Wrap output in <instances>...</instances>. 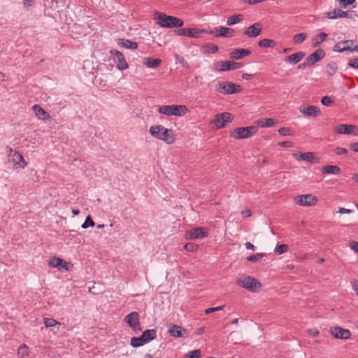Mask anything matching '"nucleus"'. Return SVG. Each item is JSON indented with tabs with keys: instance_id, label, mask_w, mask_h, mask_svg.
I'll list each match as a JSON object with an SVG mask.
<instances>
[{
	"instance_id": "69168bd1",
	"label": "nucleus",
	"mask_w": 358,
	"mask_h": 358,
	"mask_svg": "<svg viewBox=\"0 0 358 358\" xmlns=\"http://www.w3.org/2000/svg\"><path fill=\"white\" fill-rule=\"evenodd\" d=\"M263 0H243L244 3H248L250 5L262 2Z\"/></svg>"
},
{
	"instance_id": "3c124183",
	"label": "nucleus",
	"mask_w": 358,
	"mask_h": 358,
	"mask_svg": "<svg viewBox=\"0 0 358 358\" xmlns=\"http://www.w3.org/2000/svg\"><path fill=\"white\" fill-rule=\"evenodd\" d=\"M196 248H197V245H194L192 243H187L185 245V249L187 251H189V252H193Z\"/></svg>"
},
{
	"instance_id": "a19ab883",
	"label": "nucleus",
	"mask_w": 358,
	"mask_h": 358,
	"mask_svg": "<svg viewBox=\"0 0 358 358\" xmlns=\"http://www.w3.org/2000/svg\"><path fill=\"white\" fill-rule=\"evenodd\" d=\"M289 247L286 244L277 245L275 248L274 252L277 255H281L286 252Z\"/></svg>"
},
{
	"instance_id": "09e8293b",
	"label": "nucleus",
	"mask_w": 358,
	"mask_h": 358,
	"mask_svg": "<svg viewBox=\"0 0 358 358\" xmlns=\"http://www.w3.org/2000/svg\"><path fill=\"white\" fill-rule=\"evenodd\" d=\"M355 0H339L341 7L345 8L348 6L352 4Z\"/></svg>"
},
{
	"instance_id": "9d476101",
	"label": "nucleus",
	"mask_w": 358,
	"mask_h": 358,
	"mask_svg": "<svg viewBox=\"0 0 358 358\" xmlns=\"http://www.w3.org/2000/svg\"><path fill=\"white\" fill-rule=\"evenodd\" d=\"M355 43V41L354 40H344L339 41L334 45L333 51L336 52H343L345 51L358 52V45H355L354 48H351L349 45L348 47H341V45L344 44H350L351 45H353Z\"/></svg>"
},
{
	"instance_id": "13d9d810",
	"label": "nucleus",
	"mask_w": 358,
	"mask_h": 358,
	"mask_svg": "<svg viewBox=\"0 0 358 358\" xmlns=\"http://www.w3.org/2000/svg\"><path fill=\"white\" fill-rule=\"evenodd\" d=\"M245 248L248 250H255L257 249L256 246H255L253 244H252L250 242H246L245 243Z\"/></svg>"
},
{
	"instance_id": "4c0bfd02",
	"label": "nucleus",
	"mask_w": 358,
	"mask_h": 358,
	"mask_svg": "<svg viewBox=\"0 0 358 358\" xmlns=\"http://www.w3.org/2000/svg\"><path fill=\"white\" fill-rule=\"evenodd\" d=\"M205 52L215 54L218 51V46L214 43H208L204 45Z\"/></svg>"
},
{
	"instance_id": "680f3d73",
	"label": "nucleus",
	"mask_w": 358,
	"mask_h": 358,
	"mask_svg": "<svg viewBox=\"0 0 358 358\" xmlns=\"http://www.w3.org/2000/svg\"><path fill=\"white\" fill-rule=\"evenodd\" d=\"M308 333L310 335H312L313 336H316L319 334V331L317 329H311L308 331Z\"/></svg>"
},
{
	"instance_id": "f3484780",
	"label": "nucleus",
	"mask_w": 358,
	"mask_h": 358,
	"mask_svg": "<svg viewBox=\"0 0 358 358\" xmlns=\"http://www.w3.org/2000/svg\"><path fill=\"white\" fill-rule=\"evenodd\" d=\"M331 334L336 338L349 339L351 337V332L348 329H343L341 327H334L331 329Z\"/></svg>"
},
{
	"instance_id": "f03ea898",
	"label": "nucleus",
	"mask_w": 358,
	"mask_h": 358,
	"mask_svg": "<svg viewBox=\"0 0 358 358\" xmlns=\"http://www.w3.org/2000/svg\"><path fill=\"white\" fill-rule=\"evenodd\" d=\"M157 23L162 27L173 28L181 27L184 24V21L174 16L167 15L164 13H156Z\"/></svg>"
},
{
	"instance_id": "0e129e2a",
	"label": "nucleus",
	"mask_w": 358,
	"mask_h": 358,
	"mask_svg": "<svg viewBox=\"0 0 358 358\" xmlns=\"http://www.w3.org/2000/svg\"><path fill=\"white\" fill-rule=\"evenodd\" d=\"M6 150H7V153H8V157L10 158L11 156H13V153L17 152L16 150H13L12 148H10V147H7L6 148Z\"/></svg>"
},
{
	"instance_id": "603ef678",
	"label": "nucleus",
	"mask_w": 358,
	"mask_h": 358,
	"mask_svg": "<svg viewBox=\"0 0 358 358\" xmlns=\"http://www.w3.org/2000/svg\"><path fill=\"white\" fill-rule=\"evenodd\" d=\"M223 308V306H217L214 308H208L205 310L206 314H210L215 311L221 310Z\"/></svg>"
},
{
	"instance_id": "c03bdc74",
	"label": "nucleus",
	"mask_w": 358,
	"mask_h": 358,
	"mask_svg": "<svg viewBox=\"0 0 358 358\" xmlns=\"http://www.w3.org/2000/svg\"><path fill=\"white\" fill-rule=\"evenodd\" d=\"M95 224L94 222L93 221V220L92 219L91 216L90 215H88L84 223L82 224L81 227L83 229H87L90 227H94Z\"/></svg>"
},
{
	"instance_id": "4468645a",
	"label": "nucleus",
	"mask_w": 358,
	"mask_h": 358,
	"mask_svg": "<svg viewBox=\"0 0 358 358\" xmlns=\"http://www.w3.org/2000/svg\"><path fill=\"white\" fill-rule=\"evenodd\" d=\"M48 265L52 268H57L58 269H63L65 271H69L70 267L72 266L71 263L66 262L62 258L57 257H52L48 262Z\"/></svg>"
},
{
	"instance_id": "c9c22d12",
	"label": "nucleus",
	"mask_w": 358,
	"mask_h": 358,
	"mask_svg": "<svg viewBox=\"0 0 358 358\" xmlns=\"http://www.w3.org/2000/svg\"><path fill=\"white\" fill-rule=\"evenodd\" d=\"M258 45L262 48H273L276 42L273 39L264 38L259 41Z\"/></svg>"
},
{
	"instance_id": "864d4df0",
	"label": "nucleus",
	"mask_w": 358,
	"mask_h": 358,
	"mask_svg": "<svg viewBox=\"0 0 358 358\" xmlns=\"http://www.w3.org/2000/svg\"><path fill=\"white\" fill-rule=\"evenodd\" d=\"M335 152L340 155H343V154H346L348 152V150L347 149L344 148H341V147H337L336 149H335Z\"/></svg>"
},
{
	"instance_id": "423d86ee",
	"label": "nucleus",
	"mask_w": 358,
	"mask_h": 358,
	"mask_svg": "<svg viewBox=\"0 0 358 358\" xmlns=\"http://www.w3.org/2000/svg\"><path fill=\"white\" fill-rule=\"evenodd\" d=\"M217 91L223 94H232L241 92V87L238 85L225 81L217 85Z\"/></svg>"
},
{
	"instance_id": "2f4dec72",
	"label": "nucleus",
	"mask_w": 358,
	"mask_h": 358,
	"mask_svg": "<svg viewBox=\"0 0 358 358\" xmlns=\"http://www.w3.org/2000/svg\"><path fill=\"white\" fill-rule=\"evenodd\" d=\"M143 60L144 65L148 68H156L162 62V60L159 58L153 59L151 57H145Z\"/></svg>"
},
{
	"instance_id": "7ed1b4c3",
	"label": "nucleus",
	"mask_w": 358,
	"mask_h": 358,
	"mask_svg": "<svg viewBox=\"0 0 358 358\" xmlns=\"http://www.w3.org/2000/svg\"><path fill=\"white\" fill-rule=\"evenodd\" d=\"M188 109L184 105H166L158 108V112L166 115L183 116Z\"/></svg>"
},
{
	"instance_id": "72a5a7b5",
	"label": "nucleus",
	"mask_w": 358,
	"mask_h": 358,
	"mask_svg": "<svg viewBox=\"0 0 358 358\" xmlns=\"http://www.w3.org/2000/svg\"><path fill=\"white\" fill-rule=\"evenodd\" d=\"M338 69V66L336 62H331L326 66V73L328 76H333Z\"/></svg>"
},
{
	"instance_id": "6e6d98bb",
	"label": "nucleus",
	"mask_w": 358,
	"mask_h": 358,
	"mask_svg": "<svg viewBox=\"0 0 358 358\" xmlns=\"http://www.w3.org/2000/svg\"><path fill=\"white\" fill-rule=\"evenodd\" d=\"M292 143L291 141H282L279 143V145L283 148H291L292 147Z\"/></svg>"
},
{
	"instance_id": "4d7b16f0",
	"label": "nucleus",
	"mask_w": 358,
	"mask_h": 358,
	"mask_svg": "<svg viewBox=\"0 0 358 358\" xmlns=\"http://www.w3.org/2000/svg\"><path fill=\"white\" fill-rule=\"evenodd\" d=\"M24 6L26 8L32 7L34 5V0H23Z\"/></svg>"
},
{
	"instance_id": "20e7f679",
	"label": "nucleus",
	"mask_w": 358,
	"mask_h": 358,
	"mask_svg": "<svg viewBox=\"0 0 358 358\" xmlns=\"http://www.w3.org/2000/svg\"><path fill=\"white\" fill-rule=\"evenodd\" d=\"M237 284L252 292H257V288L262 287L260 282L255 278L247 275H243L239 279H238Z\"/></svg>"
},
{
	"instance_id": "aec40b11",
	"label": "nucleus",
	"mask_w": 358,
	"mask_h": 358,
	"mask_svg": "<svg viewBox=\"0 0 358 358\" xmlns=\"http://www.w3.org/2000/svg\"><path fill=\"white\" fill-rule=\"evenodd\" d=\"M299 110L301 113L310 117H316L320 114V110L314 106H301Z\"/></svg>"
},
{
	"instance_id": "e2e57ef3",
	"label": "nucleus",
	"mask_w": 358,
	"mask_h": 358,
	"mask_svg": "<svg viewBox=\"0 0 358 358\" xmlns=\"http://www.w3.org/2000/svg\"><path fill=\"white\" fill-rule=\"evenodd\" d=\"M253 77H254V76L252 74H249L247 73H243V75H242V78L244 80H251L253 78Z\"/></svg>"
},
{
	"instance_id": "b1692460",
	"label": "nucleus",
	"mask_w": 358,
	"mask_h": 358,
	"mask_svg": "<svg viewBox=\"0 0 358 358\" xmlns=\"http://www.w3.org/2000/svg\"><path fill=\"white\" fill-rule=\"evenodd\" d=\"M215 30L217 31L215 37H233L235 34L234 29L222 26L215 27Z\"/></svg>"
},
{
	"instance_id": "39448f33",
	"label": "nucleus",
	"mask_w": 358,
	"mask_h": 358,
	"mask_svg": "<svg viewBox=\"0 0 358 358\" xmlns=\"http://www.w3.org/2000/svg\"><path fill=\"white\" fill-rule=\"evenodd\" d=\"M258 131L256 126L235 128L231 135L236 139L248 138L255 134Z\"/></svg>"
},
{
	"instance_id": "a18cd8bd",
	"label": "nucleus",
	"mask_w": 358,
	"mask_h": 358,
	"mask_svg": "<svg viewBox=\"0 0 358 358\" xmlns=\"http://www.w3.org/2000/svg\"><path fill=\"white\" fill-rule=\"evenodd\" d=\"M187 358H199L201 356V350H194L186 354Z\"/></svg>"
},
{
	"instance_id": "f257e3e1",
	"label": "nucleus",
	"mask_w": 358,
	"mask_h": 358,
	"mask_svg": "<svg viewBox=\"0 0 358 358\" xmlns=\"http://www.w3.org/2000/svg\"><path fill=\"white\" fill-rule=\"evenodd\" d=\"M149 132L152 137L165 142L166 144H172L175 141L173 130L167 129L162 125L151 126Z\"/></svg>"
},
{
	"instance_id": "473e14b6",
	"label": "nucleus",
	"mask_w": 358,
	"mask_h": 358,
	"mask_svg": "<svg viewBox=\"0 0 358 358\" xmlns=\"http://www.w3.org/2000/svg\"><path fill=\"white\" fill-rule=\"evenodd\" d=\"M275 122V120L272 118H262L257 121V126L262 128L271 127Z\"/></svg>"
},
{
	"instance_id": "49530a36",
	"label": "nucleus",
	"mask_w": 358,
	"mask_h": 358,
	"mask_svg": "<svg viewBox=\"0 0 358 358\" xmlns=\"http://www.w3.org/2000/svg\"><path fill=\"white\" fill-rule=\"evenodd\" d=\"M278 133L282 136H291L292 132L288 127H281L278 129Z\"/></svg>"
},
{
	"instance_id": "5fc2aeb1",
	"label": "nucleus",
	"mask_w": 358,
	"mask_h": 358,
	"mask_svg": "<svg viewBox=\"0 0 358 358\" xmlns=\"http://www.w3.org/2000/svg\"><path fill=\"white\" fill-rule=\"evenodd\" d=\"M350 247L351 248L352 250L358 253V241H350Z\"/></svg>"
},
{
	"instance_id": "c85d7f7f",
	"label": "nucleus",
	"mask_w": 358,
	"mask_h": 358,
	"mask_svg": "<svg viewBox=\"0 0 358 358\" xmlns=\"http://www.w3.org/2000/svg\"><path fill=\"white\" fill-rule=\"evenodd\" d=\"M141 337L146 343H148L157 337V331L153 329H147L143 332Z\"/></svg>"
},
{
	"instance_id": "cd10ccee",
	"label": "nucleus",
	"mask_w": 358,
	"mask_h": 358,
	"mask_svg": "<svg viewBox=\"0 0 358 358\" xmlns=\"http://www.w3.org/2000/svg\"><path fill=\"white\" fill-rule=\"evenodd\" d=\"M186 331H187L182 329L180 326L176 324L172 325L169 330V334L172 336L178 338L183 337L182 332L186 333Z\"/></svg>"
},
{
	"instance_id": "bb28decb",
	"label": "nucleus",
	"mask_w": 358,
	"mask_h": 358,
	"mask_svg": "<svg viewBox=\"0 0 358 358\" xmlns=\"http://www.w3.org/2000/svg\"><path fill=\"white\" fill-rule=\"evenodd\" d=\"M322 174L338 175L341 173V168L336 165H327L321 169Z\"/></svg>"
},
{
	"instance_id": "79ce46f5",
	"label": "nucleus",
	"mask_w": 358,
	"mask_h": 358,
	"mask_svg": "<svg viewBox=\"0 0 358 358\" xmlns=\"http://www.w3.org/2000/svg\"><path fill=\"white\" fill-rule=\"evenodd\" d=\"M266 253H262V252L256 253L255 255H252L251 256L248 257L247 260L248 262H256L259 261V259H261L262 257H266Z\"/></svg>"
},
{
	"instance_id": "338daca9",
	"label": "nucleus",
	"mask_w": 358,
	"mask_h": 358,
	"mask_svg": "<svg viewBox=\"0 0 358 358\" xmlns=\"http://www.w3.org/2000/svg\"><path fill=\"white\" fill-rule=\"evenodd\" d=\"M338 212L341 214H345V213H350L352 212V210H351L350 209H346L344 208H341Z\"/></svg>"
},
{
	"instance_id": "1a4fd4ad",
	"label": "nucleus",
	"mask_w": 358,
	"mask_h": 358,
	"mask_svg": "<svg viewBox=\"0 0 358 358\" xmlns=\"http://www.w3.org/2000/svg\"><path fill=\"white\" fill-rule=\"evenodd\" d=\"M233 120V117L229 113H222L220 114H217L215 116V119L213 120L215 127L217 129H221L225 127L226 124L228 122H231Z\"/></svg>"
},
{
	"instance_id": "e433bc0d",
	"label": "nucleus",
	"mask_w": 358,
	"mask_h": 358,
	"mask_svg": "<svg viewBox=\"0 0 358 358\" xmlns=\"http://www.w3.org/2000/svg\"><path fill=\"white\" fill-rule=\"evenodd\" d=\"M130 344L133 348H138L140 346L143 345L144 344H146V343L142 338V337L140 336L131 338Z\"/></svg>"
},
{
	"instance_id": "f704fd0d",
	"label": "nucleus",
	"mask_w": 358,
	"mask_h": 358,
	"mask_svg": "<svg viewBox=\"0 0 358 358\" xmlns=\"http://www.w3.org/2000/svg\"><path fill=\"white\" fill-rule=\"evenodd\" d=\"M243 20V15L238 14V15H233L228 17L227 20V24L228 26H232L236 23H238Z\"/></svg>"
},
{
	"instance_id": "a211bd4d",
	"label": "nucleus",
	"mask_w": 358,
	"mask_h": 358,
	"mask_svg": "<svg viewBox=\"0 0 358 358\" xmlns=\"http://www.w3.org/2000/svg\"><path fill=\"white\" fill-rule=\"evenodd\" d=\"M355 130L358 131V127L352 124H339L334 128V131L340 134H355Z\"/></svg>"
},
{
	"instance_id": "7c9ffc66",
	"label": "nucleus",
	"mask_w": 358,
	"mask_h": 358,
	"mask_svg": "<svg viewBox=\"0 0 358 358\" xmlns=\"http://www.w3.org/2000/svg\"><path fill=\"white\" fill-rule=\"evenodd\" d=\"M327 38V34L324 32L320 33L315 35L313 39L312 45L315 48L318 47L322 42L325 41Z\"/></svg>"
},
{
	"instance_id": "f8f14e48",
	"label": "nucleus",
	"mask_w": 358,
	"mask_h": 358,
	"mask_svg": "<svg viewBox=\"0 0 358 358\" xmlns=\"http://www.w3.org/2000/svg\"><path fill=\"white\" fill-rule=\"evenodd\" d=\"M296 203L299 206H311L317 203V199L312 194H305L297 196L294 198Z\"/></svg>"
},
{
	"instance_id": "393cba45",
	"label": "nucleus",
	"mask_w": 358,
	"mask_h": 358,
	"mask_svg": "<svg viewBox=\"0 0 358 358\" xmlns=\"http://www.w3.org/2000/svg\"><path fill=\"white\" fill-rule=\"evenodd\" d=\"M305 55L304 52L299 51L287 56L285 61L290 64H296L302 60Z\"/></svg>"
},
{
	"instance_id": "dca6fc26",
	"label": "nucleus",
	"mask_w": 358,
	"mask_h": 358,
	"mask_svg": "<svg viewBox=\"0 0 358 358\" xmlns=\"http://www.w3.org/2000/svg\"><path fill=\"white\" fill-rule=\"evenodd\" d=\"M325 57V52L324 50L319 48L313 53L310 54L306 58V61L309 66H313L316 62H320Z\"/></svg>"
},
{
	"instance_id": "6e6552de",
	"label": "nucleus",
	"mask_w": 358,
	"mask_h": 358,
	"mask_svg": "<svg viewBox=\"0 0 358 358\" xmlns=\"http://www.w3.org/2000/svg\"><path fill=\"white\" fill-rule=\"evenodd\" d=\"M124 321L129 324V326L135 331L138 332L141 331V327L139 322V313L134 311L128 314L124 319Z\"/></svg>"
},
{
	"instance_id": "052dcab7",
	"label": "nucleus",
	"mask_w": 358,
	"mask_h": 358,
	"mask_svg": "<svg viewBox=\"0 0 358 358\" xmlns=\"http://www.w3.org/2000/svg\"><path fill=\"white\" fill-rule=\"evenodd\" d=\"M307 66H310L309 64H307V62L305 60L303 63H301L299 64L298 66H297V69H306Z\"/></svg>"
},
{
	"instance_id": "774afa93",
	"label": "nucleus",
	"mask_w": 358,
	"mask_h": 358,
	"mask_svg": "<svg viewBox=\"0 0 358 358\" xmlns=\"http://www.w3.org/2000/svg\"><path fill=\"white\" fill-rule=\"evenodd\" d=\"M201 30H203V31H206V32H203V34L215 35L217 33V31L215 30V28L214 29V30H208L206 29H201Z\"/></svg>"
},
{
	"instance_id": "c756f323",
	"label": "nucleus",
	"mask_w": 358,
	"mask_h": 358,
	"mask_svg": "<svg viewBox=\"0 0 358 358\" xmlns=\"http://www.w3.org/2000/svg\"><path fill=\"white\" fill-rule=\"evenodd\" d=\"M118 45H121L122 47H124L127 49L130 50H136L138 48V43L134 41H131L130 40L127 39H119L118 40Z\"/></svg>"
},
{
	"instance_id": "2eb2a0df",
	"label": "nucleus",
	"mask_w": 358,
	"mask_h": 358,
	"mask_svg": "<svg viewBox=\"0 0 358 358\" xmlns=\"http://www.w3.org/2000/svg\"><path fill=\"white\" fill-rule=\"evenodd\" d=\"M8 161L13 164L15 169H24L27 166V162L19 152H14L13 156L8 158Z\"/></svg>"
},
{
	"instance_id": "37998d69",
	"label": "nucleus",
	"mask_w": 358,
	"mask_h": 358,
	"mask_svg": "<svg viewBox=\"0 0 358 358\" xmlns=\"http://www.w3.org/2000/svg\"><path fill=\"white\" fill-rule=\"evenodd\" d=\"M43 322L46 327H52L57 324L60 325V323L53 318H44Z\"/></svg>"
},
{
	"instance_id": "6ab92c4d",
	"label": "nucleus",
	"mask_w": 358,
	"mask_h": 358,
	"mask_svg": "<svg viewBox=\"0 0 358 358\" xmlns=\"http://www.w3.org/2000/svg\"><path fill=\"white\" fill-rule=\"evenodd\" d=\"M251 55V51L248 49H234L229 53V57L232 59H241L242 58Z\"/></svg>"
},
{
	"instance_id": "4be33fe9",
	"label": "nucleus",
	"mask_w": 358,
	"mask_h": 358,
	"mask_svg": "<svg viewBox=\"0 0 358 358\" xmlns=\"http://www.w3.org/2000/svg\"><path fill=\"white\" fill-rule=\"evenodd\" d=\"M324 16L329 19H336L340 17H350L348 12L343 11L341 9H334L332 11H329L324 13Z\"/></svg>"
},
{
	"instance_id": "bf43d9fd",
	"label": "nucleus",
	"mask_w": 358,
	"mask_h": 358,
	"mask_svg": "<svg viewBox=\"0 0 358 358\" xmlns=\"http://www.w3.org/2000/svg\"><path fill=\"white\" fill-rule=\"evenodd\" d=\"M350 147L354 152H358V142L350 143Z\"/></svg>"
},
{
	"instance_id": "0eeeda50",
	"label": "nucleus",
	"mask_w": 358,
	"mask_h": 358,
	"mask_svg": "<svg viewBox=\"0 0 358 358\" xmlns=\"http://www.w3.org/2000/svg\"><path fill=\"white\" fill-rule=\"evenodd\" d=\"M243 66L241 62L233 61H220L215 64V69L218 71H226L235 70L241 68Z\"/></svg>"
},
{
	"instance_id": "8fccbe9b",
	"label": "nucleus",
	"mask_w": 358,
	"mask_h": 358,
	"mask_svg": "<svg viewBox=\"0 0 358 358\" xmlns=\"http://www.w3.org/2000/svg\"><path fill=\"white\" fill-rule=\"evenodd\" d=\"M348 66L355 69H358V59H351L348 61Z\"/></svg>"
},
{
	"instance_id": "de8ad7c7",
	"label": "nucleus",
	"mask_w": 358,
	"mask_h": 358,
	"mask_svg": "<svg viewBox=\"0 0 358 358\" xmlns=\"http://www.w3.org/2000/svg\"><path fill=\"white\" fill-rule=\"evenodd\" d=\"M334 100L331 96H325L322 97L321 102L322 105L325 106H330L331 104L333 103Z\"/></svg>"
},
{
	"instance_id": "ddd939ff",
	"label": "nucleus",
	"mask_w": 358,
	"mask_h": 358,
	"mask_svg": "<svg viewBox=\"0 0 358 358\" xmlns=\"http://www.w3.org/2000/svg\"><path fill=\"white\" fill-rule=\"evenodd\" d=\"M206 32L203 30H201L200 29L196 28H187V29H179L175 30V33L179 36H185L189 37H192L197 38L200 37L201 34Z\"/></svg>"
},
{
	"instance_id": "9b49d317",
	"label": "nucleus",
	"mask_w": 358,
	"mask_h": 358,
	"mask_svg": "<svg viewBox=\"0 0 358 358\" xmlns=\"http://www.w3.org/2000/svg\"><path fill=\"white\" fill-rule=\"evenodd\" d=\"M110 52L111 55L114 56L113 61L116 63L117 68L119 70L122 71L128 68V64L121 52L116 50H112Z\"/></svg>"
},
{
	"instance_id": "58836bf2",
	"label": "nucleus",
	"mask_w": 358,
	"mask_h": 358,
	"mask_svg": "<svg viewBox=\"0 0 358 358\" xmlns=\"http://www.w3.org/2000/svg\"><path fill=\"white\" fill-rule=\"evenodd\" d=\"M306 37L307 35L305 33L297 34L293 36V41L296 44H300L305 41Z\"/></svg>"
},
{
	"instance_id": "ea45409f",
	"label": "nucleus",
	"mask_w": 358,
	"mask_h": 358,
	"mask_svg": "<svg viewBox=\"0 0 358 358\" xmlns=\"http://www.w3.org/2000/svg\"><path fill=\"white\" fill-rule=\"evenodd\" d=\"M296 159L310 162H313V160L314 159V156L313 152H304L301 153L300 157Z\"/></svg>"
},
{
	"instance_id": "412c9836",
	"label": "nucleus",
	"mask_w": 358,
	"mask_h": 358,
	"mask_svg": "<svg viewBox=\"0 0 358 358\" xmlns=\"http://www.w3.org/2000/svg\"><path fill=\"white\" fill-rule=\"evenodd\" d=\"M261 30V24L259 23H255L252 26L248 27L245 29L244 34L250 38H255L260 34Z\"/></svg>"
},
{
	"instance_id": "a878e982",
	"label": "nucleus",
	"mask_w": 358,
	"mask_h": 358,
	"mask_svg": "<svg viewBox=\"0 0 358 358\" xmlns=\"http://www.w3.org/2000/svg\"><path fill=\"white\" fill-rule=\"evenodd\" d=\"M208 230L203 227H197L194 228L192 230L190 234L189 238L196 239V238H202L208 236Z\"/></svg>"
},
{
	"instance_id": "5701e85b",
	"label": "nucleus",
	"mask_w": 358,
	"mask_h": 358,
	"mask_svg": "<svg viewBox=\"0 0 358 358\" xmlns=\"http://www.w3.org/2000/svg\"><path fill=\"white\" fill-rule=\"evenodd\" d=\"M33 110L36 116L41 120H48L51 119V116L42 107L38 104L33 106Z\"/></svg>"
}]
</instances>
